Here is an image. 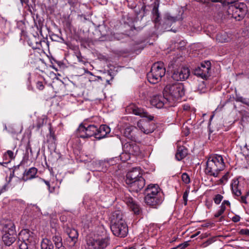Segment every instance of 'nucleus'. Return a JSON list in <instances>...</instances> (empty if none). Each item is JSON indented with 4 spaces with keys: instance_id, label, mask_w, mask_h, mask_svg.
I'll return each mask as SVG.
<instances>
[{
    "instance_id": "nucleus-14",
    "label": "nucleus",
    "mask_w": 249,
    "mask_h": 249,
    "mask_svg": "<svg viewBox=\"0 0 249 249\" xmlns=\"http://www.w3.org/2000/svg\"><path fill=\"white\" fill-rule=\"evenodd\" d=\"M136 142H133L130 143H126L124 145L123 148L130 154L139 156L141 153V149L139 145Z\"/></svg>"
},
{
    "instance_id": "nucleus-33",
    "label": "nucleus",
    "mask_w": 249,
    "mask_h": 249,
    "mask_svg": "<svg viewBox=\"0 0 249 249\" xmlns=\"http://www.w3.org/2000/svg\"><path fill=\"white\" fill-rule=\"evenodd\" d=\"M7 19L0 15V29L2 30H4L7 25Z\"/></svg>"
},
{
    "instance_id": "nucleus-49",
    "label": "nucleus",
    "mask_w": 249,
    "mask_h": 249,
    "mask_svg": "<svg viewBox=\"0 0 249 249\" xmlns=\"http://www.w3.org/2000/svg\"><path fill=\"white\" fill-rule=\"evenodd\" d=\"M7 155L10 158L12 159L13 158L14 153L11 150H8L6 152Z\"/></svg>"
},
{
    "instance_id": "nucleus-5",
    "label": "nucleus",
    "mask_w": 249,
    "mask_h": 249,
    "mask_svg": "<svg viewBox=\"0 0 249 249\" xmlns=\"http://www.w3.org/2000/svg\"><path fill=\"white\" fill-rule=\"evenodd\" d=\"M33 233L27 229L20 231L18 234V244L20 249H33L36 244Z\"/></svg>"
},
{
    "instance_id": "nucleus-26",
    "label": "nucleus",
    "mask_w": 249,
    "mask_h": 249,
    "mask_svg": "<svg viewBox=\"0 0 249 249\" xmlns=\"http://www.w3.org/2000/svg\"><path fill=\"white\" fill-rule=\"evenodd\" d=\"M231 39V35L228 34L227 33L225 32L219 33L217 35L216 37V41L220 43L227 42L230 41Z\"/></svg>"
},
{
    "instance_id": "nucleus-6",
    "label": "nucleus",
    "mask_w": 249,
    "mask_h": 249,
    "mask_svg": "<svg viewBox=\"0 0 249 249\" xmlns=\"http://www.w3.org/2000/svg\"><path fill=\"white\" fill-rule=\"evenodd\" d=\"M109 244V239L99 236L89 237L87 240L86 249H104Z\"/></svg>"
},
{
    "instance_id": "nucleus-16",
    "label": "nucleus",
    "mask_w": 249,
    "mask_h": 249,
    "mask_svg": "<svg viewBox=\"0 0 249 249\" xmlns=\"http://www.w3.org/2000/svg\"><path fill=\"white\" fill-rule=\"evenodd\" d=\"M163 196L145 195L144 197L145 203L153 208H156L157 206L160 205L163 201Z\"/></svg>"
},
{
    "instance_id": "nucleus-23",
    "label": "nucleus",
    "mask_w": 249,
    "mask_h": 249,
    "mask_svg": "<svg viewBox=\"0 0 249 249\" xmlns=\"http://www.w3.org/2000/svg\"><path fill=\"white\" fill-rule=\"evenodd\" d=\"M129 208L135 214H139L141 212L140 206L133 200L132 198H128L125 200Z\"/></svg>"
},
{
    "instance_id": "nucleus-25",
    "label": "nucleus",
    "mask_w": 249,
    "mask_h": 249,
    "mask_svg": "<svg viewBox=\"0 0 249 249\" xmlns=\"http://www.w3.org/2000/svg\"><path fill=\"white\" fill-rule=\"evenodd\" d=\"M2 230L5 233H16L15 226L12 221H6L4 224Z\"/></svg>"
},
{
    "instance_id": "nucleus-21",
    "label": "nucleus",
    "mask_w": 249,
    "mask_h": 249,
    "mask_svg": "<svg viewBox=\"0 0 249 249\" xmlns=\"http://www.w3.org/2000/svg\"><path fill=\"white\" fill-rule=\"evenodd\" d=\"M110 132V129L107 125L103 124L97 128L96 138L101 139L105 138Z\"/></svg>"
},
{
    "instance_id": "nucleus-35",
    "label": "nucleus",
    "mask_w": 249,
    "mask_h": 249,
    "mask_svg": "<svg viewBox=\"0 0 249 249\" xmlns=\"http://www.w3.org/2000/svg\"><path fill=\"white\" fill-rule=\"evenodd\" d=\"M53 241L54 242V245L58 244L62 242L61 237L59 235H55L53 237Z\"/></svg>"
},
{
    "instance_id": "nucleus-7",
    "label": "nucleus",
    "mask_w": 249,
    "mask_h": 249,
    "mask_svg": "<svg viewBox=\"0 0 249 249\" xmlns=\"http://www.w3.org/2000/svg\"><path fill=\"white\" fill-rule=\"evenodd\" d=\"M97 131V126L94 124L86 125L81 124L77 129L76 134L78 137L86 138L94 136L96 138Z\"/></svg>"
},
{
    "instance_id": "nucleus-60",
    "label": "nucleus",
    "mask_w": 249,
    "mask_h": 249,
    "mask_svg": "<svg viewBox=\"0 0 249 249\" xmlns=\"http://www.w3.org/2000/svg\"><path fill=\"white\" fill-rule=\"evenodd\" d=\"M130 30H132L133 28L135 29V27H133V25L130 26Z\"/></svg>"
},
{
    "instance_id": "nucleus-47",
    "label": "nucleus",
    "mask_w": 249,
    "mask_h": 249,
    "mask_svg": "<svg viewBox=\"0 0 249 249\" xmlns=\"http://www.w3.org/2000/svg\"><path fill=\"white\" fill-rule=\"evenodd\" d=\"M240 217L238 215H235L232 217V220L234 222H237L240 221Z\"/></svg>"
},
{
    "instance_id": "nucleus-12",
    "label": "nucleus",
    "mask_w": 249,
    "mask_h": 249,
    "mask_svg": "<svg viewBox=\"0 0 249 249\" xmlns=\"http://www.w3.org/2000/svg\"><path fill=\"white\" fill-rule=\"evenodd\" d=\"M190 73V70L188 68H179L174 71L172 78L175 81H183L189 77Z\"/></svg>"
},
{
    "instance_id": "nucleus-37",
    "label": "nucleus",
    "mask_w": 249,
    "mask_h": 249,
    "mask_svg": "<svg viewBox=\"0 0 249 249\" xmlns=\"http://www.w3.org/2000/svg\"><path fill=\"white\" fill-rule=\"evenodd\" d=\"M86 219L84 218L83 219L82 222L84 223L85 226L89 227L90 226V217L89 216H86Z\"/></svg>"
},
{
    "instance_id": "nucleus-34",
    "label": "nucleus",
    "mask_w": 249,
    "mask_h": 249,
    "mask_svg": "<svg viewBox=\"0 0 249 249\" xmlns=\"http://www.w3.org/2000/svg\"><path fill=\"white\" fill-rule=\"evenodd\" d=\"M181 178L183 182L186 184H188L190 182V177L186 173L182 174Z\"/></svg>"
},
{
    "instance_id": "nucleus-40",
    "label": "nucleus",
    "mask_w": 249,
    "mask_h": 249,
    "mask_svg": "<svg viewBox=\"0 0 249 249\" xmlns=\"http://www.w3.org/2000/svg\"><path fill=\"white\" fill-rule=\"evenodd\" d=\"M113 160H110L109 161H107V162H106V161L101 162H99V163L101 165H105V166L107 167V165H110L111 164L113 165Z\"/></svg>"
},
{
    "instance_id": "nucleus-32",
    "label": "nucleus",
    "mask_w": 249,
    "mask_h": 249,
    "mask_svg": "<svg viewBox=\"0 0 249 249\" xmlns=\"http://www.w3.org/2000/svg\"><path fill=\"white\" fill-rule=\"evenodd\" d=\"M165 18L169 22L171 23H174L176 22V21L179 20L181 18L180 16L178 17H172L169 14L167 13L165 15Z\"/></svg>"
},
{
    "instance_id": "nucleus-44",
    "label": "nucleus",
    "mask_w": 249,
    "mask_h": 249,
    "mask_svg": "<svg viewBox=\"0 0 249 249\" xmlns=\"http://www.w3.org/2000/svg\"><path fill=\"white\" fill-rule=\"evenodd\" d=\"M240 233L246 235H249V229H242L240 231Z\"/></svg>"
},
{
    "instance_id": "nucleus-58",
    "label": "nucleus",
    "mask_w": 249,
    "mask_h": 249,
    "mask_svg": "<svg viewBox=\"0 0 249 249\" xmlns=\"http://www.w3.org/2000/svg\"><path fill=\"white\" fill-rule=\"evenodd\" d=\"M85 72H86V73H89V74H90V75H92V73H91V72L89 71L88 70H85Z\"/></svg>"
},
{
    "instance_id": "nucleus-27",
    "label": "nucleus",
    "mask_w": 249,
    "mask_h": 249,
    "mask_svg": "<svg viewBox=\"0 0 249 249\" xmlns=\"http://www.w3.org/2000/svg\"><path fill=\"white\" fill-rule=\"evenodd\" d=\"M187 154V149L183 146L178 148L176 154V158L178 160H180L186 157Z\"/></svg>"
},
{
    "instance_id": "nucleus-22",
    "label": "nucleus",
    "mask_w": 249,
    "mask_h": 249,
    "mask_svg": "<svg viewBox=\"0 0 249 249\" xmlns=\"http://www.w3.org/2000/svg\"><path fill=\"white\" fill-rule=\"evenodd\" d=\"M37 170L35 167H31L27 171H25L23 174L22 179L26 181L29 179H32L36 177Z\"/></svg>"
},
{
    "instance_id": "nucleus-4",
    "label": "nucleus",
    "mask_w": 249,
    "mask_h": 249,
    "mask_svg": "<svg viewBox=\"0 0 249 249\" xmlns=\"http://www.w3.org/2000/svg\"><path fill=\"white\" fill-rule=\"evenodd\" d=\"M165 74V68L163 63L157 62L153 65L150 71L147 73V79L150 83L155 84L161 80Z\"/></svg>"
},
{
    "instance_id": "nucleus-41",
    "label": "nucleus",
    "mask_w": 249,
    "mask_h": 249,
    "mask_svg": "<svg viewBox=\"0 0 249 249\" xmlns=\"http://www.w3.org/2000/svg\"><path fill=\"white\" fill-rule=\"evenodd\" d=\"M36 88L39 90H42V89H43L44 88L43 83L40 81H38L36 82Z\"/></svg>"
},
{
    "instance_id": "nucleus-62",
    "label": "nucleus",
    "mask_w": 249,
    "mask_h": 249,
    "mask_svg": "<svg viewBox=\"0 0 249 249\" xmlns=\"http://www.w3.org/2000/svg\"><path fill=\"white\" fill-rule=\"evenodd\" d=\"M102 171L103 172H105L106 171V169H102Z\"/></svg>"
},
{
    "instance_id": "nucleus-29",
    "label": "nucleus",
    "mask_w": 249,
    "mask_h": 249,
    "mask_svg": "<svg viewBox=\"0 0 249 249\" xmlns=\"http://www.w3.org/2000/svg\"><path fill=\"white\" fill-rule=\"evenodd\" d=\"M41 249H53V245L52 241L47 239H43L41 242Z\"/></svg>"
},
{
    "instance_id": "nucleus-28",
    "label": "nucleus",
    "mask_w": 249,
    "mask_h": 249,
    "mask_svg": "<svg viewBox=\"0 0 249 249\" xmlns=\"http://www.w3.org/2000/svg\"><path fill=\"white\" fill-rule=\"evenodd\" d=\"M195 91L199 93L206 92L207 91V88L205 82L204 81H201L196 83V88Z\"/></svg>"
},
{
    "instance_id": "nucleus-15",
    "label": "nucleus",
    "mask_w": 249,
    "mask_h": 249,
    "mask_svg": "<svg viewBox=\"0 0 249 249\" xmlns=\"http://www.w3.org/2000/svg\"><path fill=\"white\" fill-rule=\"evenodd\" d=\"M130 191L138 192L145 186V181L143 178H140L137 180L127 183Z\"/></svg>"
},
{
    "instance_id": "nucleus-53",
    "label": "nucleus",
    "mask_w": 249,
    "mask_h": 249,
    "mask_svg": "<svg viewBox=\"0 0 249 249\" xmlns=\"http://www.w3.org/2000/svg\"><path fill=\"white\" fill-rule=\"evenodd\" d=\"M137 249L136 247V246H132L131 247H130L129 248H126L125 249ZM141 249H146L144 247H143Z\"/></svg>"
},
{
    "instance_id": "nucleus-48",
    "label": "nucleus",
    "mask_w": 249,
    "mask_h": 249,
    "mask_svg": "<svg viewBox=\"0 0 249 249\" xmlns=\"http://www.w3.org/2000/svg\"><path fill=\"white\" fill-rule=\"evenodd\" d=\"M236 0H223L222 3L224 4H226L227 3V4L232 3Z\"/></svg>"
},
{
    "instance_id": "nucleus-38",
    "label": "nucleus",
    "mask_w": 249,
    "mask_h": 249,
    "mask_svg": "<svg viewBox=\"0 0 249 249\" xmlns=\"http://www.w3.org/2000/svg\"><path fill=\"white\" fill-rule=\"evenodd\" d=\"M189 193V190H187L184 192L183 195V201L184 202V204L185 205H187V198L188 196Z\"/></svg>"
},
{
    "instance_id": "nucleus-19",
    "label": "nucleus",
    "mask_w": 249,
    "mask_h": 249,
    "mask_svg": "<svg viewBox=\"0 0 249 249\" xmlns=\"http://www.w3.org/2000/svg\"><path fill=\"white\" fill-rule=\"evenodd\" d=\"M137 126L143 133L150 134L154 131V126L148 122L141 121L138 122Z\"/></svg>"
},
{
    "instance_id": "nucleus-59",
    "label": "nucleus",
    "mask_w": 249,
    "mask_h": 249,
    "mask_svg": "<svg viewBox=\"0 0 249 249\" xmlns=\"http://www.w3.org/2000/svg\"><path fill=\"white\" fill-rule=\"evenodd\" d=\"M188 108H189V107L188 106H184V109H185V110L188 109Z\"/></svg>"
},
{
    "instance_id": "nucleus-50",
    "label": "nucleus",
    "mask_w": 249,
    "mask_h": 249,
    "mask_svg": "<svg viewBox=\"0 0 249 249\" xmlns=\"http://www.w3.org/2000/svg\"><path fill=\"white\" fill-rule=\"evenodd\" d=\"M6 188H7V185L5 184L0 189V195L2 193L5 192L6 191V189H7Z\"/></svg>"
},
{
    "instance_id": "nucleus-17",
    "label": "nucleus",
    "mask_w": 249,
    "mask_h": 249,
    "mask_svg": "<svg viewBox=\"0 0 249 249\" xmlns=\"http://www.w3.org/2000/svg\"><path fill=\"white\" fill-rule=\"evenodd\" d=\"M65 232L68 236V237L67 238V242L69 243L70 246H73L77 241L78 237V231L74 229L67 227L65 229Z\"/></svg>"
},
{
    "instance_id": "nucleus-45",
    "label": "nucleus",
    "mask_w": 249,
    "mask_h": 249,
    "mask_svg": "<svg viewBox=\"0 0 249 249\" xmlns=\"http://www.w3.org/2000/svg\"><path fill=\"white\" fill-rule=\"evenodd\" d=\"M41 46V43L38 42H36V44L32 46V48L33 49H39Z\"/></svg>"
},
{
    "instance_id": "nucleus-18",
    "label": "nucleus",
    "mask_w": 249,
    "mask_h": 249,
    "mask_svg": "<svg viewBox=\"0 0 249 249\" xmlns=\"http://www.w3.org/2000/svg\"><path fill=\"white\" fill-rule=\"evenodd\" d=\"M142 178L139 168H134L126 174L125 182L126 183L133 182L137 179Z\"/></svg>"
},
{
    "instance_id": "nucleus-63",
    "label": "nucleus",
    "mask_w": 249,
    "mask_h": 249,
    "mask_svg": "<svg viewBox=\"0 0 249 249\" xmlns=\"http://www.w3.org/2000/svg\"><path fill=\"white\" fill-rule=\"evenodd\" d=\"M153 117H151L150 118V120H152V119H153Z\"/></svg>"
},
{
    "instance_id": "nucleus-3",
    "label": "nucleus",
    "mask_w": 249,
    "mask_h": 249,
    "mask_svg": "<svg viewBox=\"0 0 249 249\" xmlns=\"http://www.w3.org/2000/svg\"><path fill=\"white\" fill-rule=\"evenodd\" d=\"M184 88L182 83H177L174 84H168L163 89V94L164 96L171 99L170 103H173L179 99L184 95Z\"/></svg>"
},
{
    "instance_id": "nucleus-31",
    "label": "nucleus",
    "mask_w": 249,
    "mask_h": 249,
    "mask_svg": "<svg viewBox=\"0 0 249 249\" xmlns=\"http://www.w3.org/2000/svg\"><path fill=\"white\" fill-rule=\"evenodd\" d=\"M153 21L155 23H158L160 20V16L159 13L158 8L154 7L152 11Z\"/></svg>"
},
{
    "instance_id": "nucleus-55",
    "label": "nucleus",
    "mask_w": 249,
    "mask_h": 249,
    "mask_svg": "<svg viewBox=\"0 0 249 249\" xmlns=\"http://www.w3.org/2000/svg\"><path fill=\"white\" fill-rule=\"evenodd\" d=\"M226 209V207H225V205H223V204H221V206H220V210H222V211L223 212H224L225 210Z\"/></svg>"
},
{
    "instance_id": "nucleus-11",
    "label": "nucleus",
    "mask_w": 249,
    "mask_h": 249,
    "mask_svg": "<svg viewBox=\"0 0 249 249\" xmlns=\"http://www.w3.org/2000/svg\"><path fill=\"white\" fill-rule=\"evenodd\" d=\"M124 135L128 139L135 142H139L140 133L137 127L133 126H128L125 127L123 132Z\"/></svg>"
},
{
    "instance_id": "nucleus-24",
    "label": "nucleus",
    "mask_w": 249,
    "mask_h": 249,
    "mask_svg": "<svg viewBox=\"0 0 249 249\" xmlns=\"http://www.w3.org/2000/svg\"><path fill=\"white\" fill-rule=\"evenodd\" d=\"M16 237V233H4L2 236V240L6 246H10L15 241Z\"/></svg>"
},
{
    "instance_id": "nucleus-36",
    "label": "nucleus",
    "mask_w": 249,
    "mask_h": 249,
    "mask_svg": "<svg viewBox=\"0 0 249 249\" xmlns=\"http://www.w3.org/2000/svg\"><path fill=\"white\" fill-rule=\"evenodd\" d=\"M223 198V197L222 195L219 194L216 195L213 199L214 203L216 204H219L222 201Z\"/></svg>"
},
{
    "instance_id": "nucleus-61",
    "label": "nucleus",
    "mask_w": 249,
    "mask_h": 249,
    "mask_svg": "<svg viewBox=\"0 0 249 249\" xmlns=\"http://www.w3.org/2000/svg\"><path fill=\"white\" fill-rule=\"evenodd\" d=\"M30 153L31 154H33V152H32V150L31 148H30Z\"/></svg>"
},
{
    "instance_id": "nucleus-51",
    "label": "nucleus",
    "mask_w": 249,
    "mask_h": 249,
    "mask_svg": "<svg viewBox=\"0 0 249 249\" xmlns=\"http://www.w3.org/2000/svg\"><path fill=\"white\" fill-rule=\"evenodd\" d=\"M228 179V176L227 175H225L223 176L222 178L220 179L221 181L222 182H224V181H226Z\"/></svg>"
},
{
    "instance_id": "nucleus-54",
    "label": "nucleus",
    "mask_w": 249,
    "mask_h": 249,
    "mask_svg": "<svg viewBox=\"0 0 249 249\" xmlns=\"http://www.w3.org/2000/svg\"><path fill=\"white\" fill-rule=\"evenodd\" d=\"M224 205H227L229 206L230 205V203L228 200H224L222 203Z\"/></svg>"
},
{
    "instance_id": "nucleus-56",
    "label": "nucleus",
    "mask_w": 249,
    "mask_h": 249,
    "mask_svg": "<svg viewBox=\"0 0 249 249\" xmlns=\"http://www.w3.org/2000/svg\"><path fill=\"white\" fill-rule=\"evenodd\" d=\"M212 2H220L221 3H222L223 0H211Z\"/></svg>"
},
{
    "instance_id": "nucleus-57",
    "label": "nucleus",
    "mask_w": 249,
    "mask_h": 249,
    "mask_svg": "<svg viewBox=\"0 0 249 249\" xmlns=\"http://www.w3.org/2000/svg\"><path fill=\"white\" fill-rule=\"evenodd\" d=\"M199 233H200V232H199V231L197 232L196 233V234H195L193 235L192 236V237H196V236H197V235H198V234H199Z\"/></svg>"
},
{
    "instance_id": "nucleus-46",
    "label": "nucleus",
    "mask_w": 249,
    "mask_h": 249,
    "mask_svg": "<svg viewBox=\"0 0 249 249\" xmlns=\"http://www.w3.org/2000/svg\"><path fill=\"white\" fill-rule=\"evenodd\" d=\"M224 212L222 211V210H220V209L217 211V212L215 213L214 217H218L220 215H221Z\"/></svg>"
},
{
    "instance_id": "nucleus-52",
    "label": "nucleus",
    "mask_w": 249,
    "mask_h": 249,
    "mask_svg": "<svg viewBox=\"0 0 249 249\" xmlns=\"http://www.w3.org/2000/svg\"><path fill=\"white\" fill-rule=\"evenodd\" d=\"M55 249H58L59 248H60L64 246L63 245L62 242H61L58 244H56V245H55Z\"/></svg>"
},
{
    "instance_id": "nucleus-1",
    "label": "nucleus",
    "mask_w": 249,
    "mask_h": 249,
    "mask_svg": "<svg viewBox=\"0 0 249 249\" xmlns=\"http://www.w3.org/2000/svg\"><path fill=\"white\" fill-rule=\"evenodd\" d=\"M110 229L116 236L124 237L128 233V226L120 210L113 212L110 217Z\"/></svg>"
},
{
    "instance_id": "nucleus-10",
    "label": "nucleus",
    "mask_w": 249,
    "mask_h": 249,
    "mask_svg": "<svg viewBox=\"0 0 249 249\" xmlns=\"http://www.w3.org/2000/svg\"><path fill=\"white\" fill-rule=\"evenodd\" d=\"M211 69V62L209 61L201 63L200 66L196 68L194 71L196 75L201 77L203 79L206 78L210 76Z\"/></svg>"
},
{
    "instance_id": "nucleus-64",
    "label": "nucleus",
    "mask_w": 249,
    "mask_h": 249,
    "mask_svg": "<svg viewBox=\"0 0 249 249\" xmlns=\"http://www.w3.org/2000/svg\"><path fill=\"white\" fill-rule=\"evenodd\" d=\"M136 247L138 249V248H139V246H136Z\"/></svg>"
},
{
    "instance_id": "nucleus-8",
    "label": "nucleus",
    "mask_w": 249,
    "mask_h": 249,
    "mask_svg": "<svg viewBox=\"0 0 249 249\" xmlns=\"http://www.w3.org/2000/svg\"><path fill=\"white\" fill-rule=\"evenodd\" d=\"M171 99L168 97L161 95H157L153 96L151 100V104L158 108H161L164 107H167L170 106H172L170 103Z\"/></svg>"
},
{
    "instance_id": "nucleus-42",
    "label": "nucleus",
    "mask_w": 249,
    "mask_h": 249,
    "mask_svg": "<svg viewBox=\"0 0 249 249\" xmlns=\"http://www.w3.org/2000/svg\"><path fill=\"white\" fill-rule=\"evenodd\" d=\"M76 57L78 60L79 62H82L83 64H85L86 62L83 60V56L81 55V54L80 53H77L76 54Z\"/></svg>"
},
{
    "instance_id": "nucleus-2",
    "label": "nucleus",
    "mask_w": 249,
    "mask_h": 249,
    "mask_svg": "<svg viewBox=\"0 0 249 249\" xmlns=\"http://www.w3.org/2000/svg\"><path fill=\"white\" fill-rule=\"evenodd\" d=\"M225 164L223 157L220 155L211 156L206 163L205 169L206 174L214 177H217L219 172L224 170Z\"/></svg>"
},
{
    "instance_id": "nucleus-43",
    "label": "nucleus",
    "mask_w": 249,
    "mask_h": 249,
    "mask_svg": "<svg viewBox=\"0 0 249 249\" xmlns=\"http://www.w3.org/2000/svg\"><path fill=\"white\" fill-rule=\"evenodd\" d=\"M188 243L186 242L183 244H181L179 245L177 248H179V249H184L188 246Z\"/></svg>"
},
{
    "instance_id": "nucleus-30",
    "label": "nucleus",
    "mask_w": 249,
    "mask_h": 249,
    "mask_svg": "<svg viewBox=\"0 0 249 249\" xmlns=\"http://www.w3.org/2000/svg\"><path fill=\"white\" fill-rule=\"evenodd\" d=\"M132 109V112L133 114L139 115L142 117H146V113L143 112V111L141 108L136 107H130L127 109Z\"/></svg>"
},
{
    "instance_id": "nucleus-39",
    "label": "nucleus",
    "mask_w": 249,
    "mask_h": 249,
    "mask_svg": "<svg viewBox=\"0 0 249 249\" xmlns=\"http://www.w3.org/2000/svg\"><path fill=\"white\" fill-rule=\"evenodd\" d=\"M39 180H40V182H44L46 184V185L48 187V190H49V191L50 192H52L54 190L53 188L52 190L51 189V188H50V184L49 181L45 180V179H44L43 178H40Z\"/></svg>"
},
{
    "instance_id": "nucleus-13",
    "label": "nucleus",
    "mask_w": 249,
    "mask_h": 249,
    "mask_svg": "<svg viewBox=\"0 0 249 249\" xmlns=\"http://www.w3.org/2000/svg\"><path fill=\"white\" fill-rule=\"evenodd\" d=\"M232 17L237 20L242 19L247 13V7L245 4L241 3L232 7Z\"/></svg>"
},
{
    "instance_id": "nucleus-9",
    "label": "nucleus",
    "mask_w": 249,
    "mask_h": 249,
    "mask_svg": "<svg viewBox=\"0 0 249 249\" xmlns=\"http://www.w3.org/2000/svg\"><path fill=\"white\" fill-rule=\"evenodd\" d=\"M231 188L233 194H234L236 196H240L238 199L243 203H247L246 198L249 195V192H246L245 195L241 196V185L239 183V181L238 179H233L232 180L231 184Z\"/></svg>"
},
{
    "instance_id": "nucleus-20",
    "label": "nucleus",
    "mask_w": 249,
    "mask_h": 249,
    "mask_svg": "<svg viewBox=\"0 0 249 249\" xmlns=\"http://www.w3.org/2000/svg\"><path fill=\"white\" fill-rule=\"evenodd\" d=\"M145 195L163 196L160 189L157 184H150L145 189Z\"/></svg>"
}]
</instances>
